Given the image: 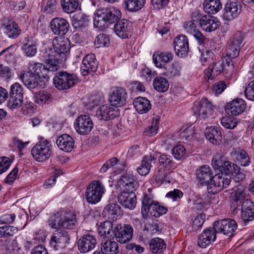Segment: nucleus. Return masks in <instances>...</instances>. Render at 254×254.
Wrapping results in <instances>:
<instances>
[{
  "mask_svg": "<svg viewBox=\"0 0 254 254\" xmlns=\"http://www.w3.org/2000/svg\"><path fill=\"white\" fill-rule=\"evenodd\" d=\"M53 49L46 50L43 54V60L46 62L44 68L49 71H57L59 69V58H65V54L70 48V41L64 37H56L53 40Z\"/></svg>",
  "mask_w": 254,
  "mask_h": 254,
  "instance_id": "1",
  "label": "nucleus"
},
{
  "mask_svg": "<svg viewBox=\"0 0 254 254\" xmlns=\"http://www.w3.org/2000/svg\"><path fill=\"white\" fill-rule=\"evenodd\" d=\"M97 16L94 20V26L100 30L108 27L109 24L118 21L121 17V12L114 7H109L99 9Z\"/></svg>",
  "mask_w": 254,
  "mask_h": 254,
  "instance_id": "2",
  "label": "nucleus"
},
{
  "mask_svg": "<svg viewBox=\"0 0 254 254\" xmlns=\"http://www.w3.org/2000/svg\"><path fill=\"white\" fill-rule=\"evenodd\" d=\"M52 145L47 139L38 141L31 149V153L34 159L39 162L48 160L52 154Z\"/></svg>",
  "mask_w": 254,
  "mask_h": 254,
  "instance_id": "3",
  "label": "nucleus"
},
{
  "mask_svg": "<svg viewBox=\"0 0 254 254\" xmlns=\"http://www.w3.org/2000/svg\"><path fill=\"white\" fill-rule=\"evenodd\" d=\"M196 179L201 186H207L209 193L215 194L217 190H212L211 181L213 177V172L207 165L200 166L196 171Z\"/></svg>",
  "mask_w": 254,
  "mask_h": 254,
  "instance_id": "4",
  "label": "nucleus"
},
{
  "mask_svg": "<svg viewBox=\"0 0 254 254\" xmlns=\"http://www.w3.org/2000/svg\"><path fill=\"white\" fill-rule=\"evenodd\" d=\"M20 78L29 89H34L38 87L42 88L45 87L48 83L49 77L47 74H45L40 78L31 73L24 71L21 75Z\"/></svg>",
  "mask_w": 254,
  "mask_h": 254,
  "instance_id": "5",
  "label": "nucleus"
},
{
  "mask_svg": "<svg viewBox=\"0 0 254 254\" xmlns=\"http://www.w3.org/2000/svg\"><path fill=\"white\" fill-rule=\"evenodd\" d=\"M105 192V188L99 181H94L86 189L85 196L87 201L91 204L98 202Z\"/></svg>",
  "mask_w": 254,
  "mask_h": 254,
  "instance_id": "6",
  "label": "nucleus"
},
{
  "mask_svg": "<svg viewBox=\"0 0 254 254\" xmlns=\"http://www.w3.org/2000/svg\"><path fill=\"white\" fill-rule=\"evenodd\" d=\"M75 76L65 71L57 73L53 79L55 86L60 90L69 89L75 85Z\"/></svg>",
  "mask_w": 254,
  "mask_h": 254,
  "instance_id": "7",
  "label": "nucleus"
},
{
  "mask_svg": "<svg viewBox=\"0 0 254 254\" xmlns=\"http://www.w3.org/2000/svg\"><path fill=\"white\" fill-rule=\"evenodd\" d=\"M237 228L236 221L231 219H225L215 221L213 224V229L215 232L222 233L229 237L233 236Z\"/></svg>",
  "mask_w": 254,
  "mask_h": 254,
  "instance_id": "8",
  "label": "nucleus"
},
{
  "mask_svg": "<svg viewBox=\"0 0 254 254\" xmlns=\"http://www.w3.org/2000/svg\"><path fill=\"white\" fill-rule=\"evenodd\" d=\"M133 232L132 226L125 224H118L113 229L116 240L122 244L128 242L132 238Z\"/></svg>",
  "mask_w": 254,
  "mask_h": 254,
  "instance_id": "9",
  "label": "nucleus"
},
{
  "mask_svg": "<svg viewBox=\"0 0 254 254\" xmlns=\"http://www.w3.org/2000/svg\"><path fill=\"white\" fill-rule=\"evenodd\" d=\"M70 237L68 232L63 229L55 231L51 238L50 245L55 250L64 248L69 243Z\"/></svg>",
  "mask_w": 254,
  "mask_h": 254,
  "instance_id": "10",
  "label": "nucleus"
},
{
  "mask_svg": "<svg viewBox=\"0 0 254 254\" xmlns=\"http://www.w3.org/2000/svg\"><path fill=\"white\" fill-rule=\"evenodd\" d=\"M211 165L214 169L219 170L221 173L224 175L230 176L234 173L239 171L240 167L236 164L229 161L222 162L220 159H218L216 157L212 160Z\"/></svg>",
  "mask_w": 254,
  "mask_h": 254,
  "instance_id": "11",
  "label": "nucleus"
},
{
  "mask_svg": "<svg viewBox=\"0 0 254 254\" xmlns=\"http://www.w3.org/2000/svg\"><path fill=\"white\" fill-rule=\"evenodd\" d=\"M243 39L241 32H237L234 34L233 37L230 39L226 49L227 57L235 58L239 55L240 49L243 45Z\"/></svg>",
  "mask_w": 254,
  "mask_h": 254,
  "instance_id": "12",
  "label": "nucleus"
},
{
  "mask_svg": "<svg viewBox=\"0 0 254 254\" xmlns=\"http://www.w3.org/2000/svg\"><path fill=\"white\" fill-rule=\"evenodd\" d=\"M74 126L77 133L81 135H86L91 132L93 123L88 116L81 115L75 120Z\"/></svg>",
  "mask_w": 254,
  "mask_h": 254,
  "instance_id": "13",
  "label": "nucleus"
},
{
  "mask_svg": "<svg viewBox=\"0 0 254 254\" xmlns=\"http://www.w3.org/2000/svg\"><path fill=\"white\" fill-rule=\"evenodd\" d=\"M192 110L196 116L203 119L208 118L213 112L212 104L206 98H203L200 101L195 102Z\"/></svg>",
  "mask_w": 254,
  "mask_h": 254,
  "instance_id": "14",
  "label": "nucleus"
},
{
  "mask_svg": "<svg viewBox=\"0 0 254 254\" xmlns=\"http://www.w3.org/2000/svg\"><path fill=\"white\" fill-rule=\"evenodd\" d=\"M241 3L237 0H228L224 6L223 18L227 21H231L237 18L242 11Z\"/></svg>",
  "mask_w": 254,
  "mask_h": 254,
  "instance_id": "15",
  "label": "nucleus"
},
{
  "mask_svg": "<svg viewBox=\"0 0 254 254\" xmlns=\"http://www.w3.org/2000/svg\"><path fill=\"white\" fill-rule=\"evenodd\" d=\"M134 190H123L118 194V201L124 207L129 209H133L135 208L136 204V197Z\"/></svg>",
  "mask_w": 254,
  "mask_h": 254,
  "instance_id": "16",
  "label": "nucleus"
},
{
  "mask_svg": "<svg viewBox=\"0 0 254 254\" xmlns=\"http://www.w3.org/2000/svg\"><path fill=\"white\" fill-rule=\"evenodd\" d=\"M127 98V94L125 89L117 87L113 89L109 101L112 106L121 107L126 104Z\"/></svg>",
  "mask_w": 254,
  "mask_h": 254,
  "instance_id": "17",
  "label": "nucleus"
},
{
  "mask_svg": "<svg viewBox=\"0 0 254 254\" xmlns=\"http://www.w3.org/2000/svg\"><path fill=\"white\" fill-rule=\"evenodd\" d=\"M98 66V63L96 60L95 55L88 54L82 60L80 67L81 73L84 76L88 74H92L97 70Z\"/></svg>",
  "mask_w": 254,
  "mask_h": 254,
  "instance_id": "18",
  "label": "nucleus"
},
{
  "mask_svg": "<svg viewBox=\"0 0 254 254\" xmlns=\"http://www.w3.org/2000/svg\"><path fill=\"white\" fill-rule=\"evenodd\" d=\"M97 245L95 237L90 234L83 235L78 241L77 246L80 253H86L93 250Z\"/></svg>",
  "mask_w": 254,
  "mask_h": 254,
  "instance_id": "19",
  "label": "nucleus"
},
{
  "mask_svg": "<svg viewBox=\"0 0 254 254\" xmlns=\"http://www.w3.org/2000/svg\"><path fill=\"white\" fill-rule=\"evenodd\" d=\"M52 32L60 37L64 35L68 31L69 23L65 19L61 17L53 18L50 23Z\"/></svg>",
  "mask_w": 254,
  "mask_h": 254,
  "instance_id": "20",
  "label": "nucleus"
},
{
  "mask_svg": "<svg viewBox=\"0 0 254 254\" xmlns=\"http://www.w3.org/2000/svg\"><path fill=\"white\" fill-rule=\"evenodd\" d=\"M199 24L203 30L211 32L219 27L220 22L217 17L209 14L202 15L199 20Z\"/></svg>",
  "mask_w": 254,
  "mask_h": 254,
  "instance_id": "21",
  "label": "nucleus"
},
{
  "mask_svg": "<svg viewBox=\"0 0 254 254\" xmlns=\"http://www.w3.org/2000/svg\"><path fill=\"white\" fill-rule=\"evenodd\" d=\"M216 233H217L211 227L206 228L198 238V246L202 248H206L209 246L216 240Z\"/></svg>",
  "mask_w": 254,
  "mask_h": 254,
  "instance_id": "22",
  "label": "nucleus"
},
{
  "mask_svg": "<svg viewBox=\"0 0 254 254\" xmlns=\"http://www.w3.org/2000/svg\"><path fill=\"white\" fill-rule=\"evenodd\" d=\"M173 45L176 54L180 57H184L188 55L189 46L187 36L180 35L175 38Z\"/></svg>",
  "mask_w": 254,
  "mask_h": 254,
  "instance_id": "23",
  "label": "nucleus"
},
{
  "mask_svg": "<svg viewBox=\"0 0 254 254\" xmlns=\"http://www.w3.org/2000/svg\"><path fill=\"white\" fill-rule=\"evenodd\" d=\"M116 34L122 39L127 38L131 36L132 32V24L128 20L122 19L114 25Z\"/></svg>",
  "mask_w": 254,
  "mask_h": 254,
  "instance_id": "24",
  "label": "nucleus"
},
{
  "mask_svg": "<svg viewBox=\"0 0 254 254\" xmlns=\"http://www.w3.org/2000/svg\"><path fill=\"white\" fill-rule=\"evenodd\" d=\"M230 176L224 175L223 173H218L213 175L211 182L212 190H217V191L224 188H226L231 182Z\"/></svg>",
  "mask_w": 254,
  "mask_h": 254,
  "instance_id": "25",
  "label": "nucleus"
},
{
  "mask_svg": "<svg viewBox=\"0 0 254 254\" xmlns=\"http://www.w3.org/2000/svg\"><path fill=\"white\" fill-rule=\"evenodd\" d=\"M241 216L245 225L254 220V203L251 200H247L242 203Z\"/></svg>",
  "mask_w": 254,
  "mask_h": 254,
  "instance_id": "26",
  "label": "nucleus"
},
{
  "mask_svg": "<svg viewBox=\"0 0 254 254\" xmlns=\"http://www.w3.org/2000/svg\"><path fill=\"white\" fill-rule=\"evenodd\" d=\"M111 105H103L100 106L96 111V116L99 120L108 121L114 119L116 115L115 108Z\"/></svg>",
  "mask_w": 254,
  "mask_h": 254,
  "instance_id": "27",
  "label": "nucleus"
},
{
  "mask_svg": "<svg viewBox=\"0 0 254 254\" xmlns=\"http://www.w3.org/2000/svg\"><path fill=\"white\" fill-rule=\"evenodd\" d=\"M156 201L148 194H144L141 198V214L143 219H147L149 215L151 216L153 208Z\"/></svg>",
  "mask_w": 254,
  "mask_h": 254,
  "instance_id": "28",
  "label": "nucleus"
},
{
  "mask_svg": "<svg viewBox=\"0 0 254 254\" xmlns=\"http://www.w3.org/2000/svg\"><path fill=\"white\" fill-rule=\"evenodd\" d=\"M56 143L61 150L69 152L73 148L74 140L70 135L63 134L57 138Z\"/></svg>",
  "mask_w": 254,
  "mask_h": 254,
  "instance_id": "29",
  "label": "nucleus"
},
{
  "mask_svg": "<svg viewBox=\"0 0 254 254\" xmlns=\"http://www.w3.org/2000/svg\"><path fill=\"white\" fill-rule=\"evenodd\" d=\"M121 208L119 205L115 203H111L104 208L102 215L110 221H114L119 219L121 215Z\"/></svg>",
  "mask_w": 254,
  "mask_h": 254,
  "instance_id": "30",
  "label": "nucleus"
},
{
  "mask_svg": "<svg viewBox=\"0 0 254 254\" xmlns=\"http://www.w3.org/2000/svg\"><path fill=\"white\" fill-rule=\"evenodd\" d=\"M246 107L245 101L242 99L237 98L229 102L226 106V109L235 116L242 114Z\"/></svg>",
  "mask_w": 254,
  "mask_h": 254,
  "instance_id": "31",
  "label": "nucleus"
},
{
  "mask_svg": "<svg viewBox=\"0 0 254 254\" xmlns=\"http://www.w3.org/2000/svg\"><path fill=\"white\" fill-rule=\"evenodd\" d=\"M223 65H224V60L218 62H213L210 64L205 73V78H207L208 81L212 80L216 76L219 75L223 72Z\"/></svg>",
  "mask_w": 254,
  "mask_h": 254,
  "instance_id": "32",
  "label": "nucleus"
},
{
  "mask_svg": "<svg viewBox=\"0 0 254 254\" xmlns=\"http://www.w3.org/2000/svg\"><path fill=\"white\" fill-rule=\"evenodd\" d=\"M173 58V55L170 52H158L153 56L155 64L160 69L166 65V63L170 62Z\"/></svg>",
  "mask_w": 254,
  "mask_h": 254,
  "instance_id": "33",
  "label": "nucleus"
},
{
  "mask_svg": "<svg viewBox=\"0 0 254 254\" xmlns=\"http://www.w3.org/2000/svg\"><path fill=\"white\" fill-rule=\"evenodd\" d=\"M205 137L213 144H218L221 141V132L216 127H207L204 132Z\"/></svg>",
  "mask_w": 254,
  "mask_h": 254,
  "instance_id": "34",
  "label": "nucleus"
},
{
  "mask_svg": "<svg viewBox=\"0 0 254 254\" xmlns=\"http://www.w3.org/2000/svg\"><path fill=\"white\" fill-rule=\"evenodd\" d=\"M133 105L137 112L140 114L147 113L151 108L150 101L143 97L136 98L134 101Z\"/></svg>",
  "mask_w": 254,
  "mask_h": 254,
  "instance_id": "35",
  "label": "nucleus"
},
{
  "mask_svg": "<svg viewBox=\"0 0 254 254\" xmlns=\"http://www.w3.org/2000/svg\"><path fill=\"white\" fill-rule=\"evenodd\" d=\"M204 11L210 14L218 12L222 8L220 0H205L203 3Z\"/></svg>",
  "mask_w": 254,
  "mask_h": 254,
  "instance_id": "36",
  "label": "nucleus"
},
{
  "mask_svg": "<svg viewBox=\"0 0 254 254\" xmlns=\"http://www.w3.org/2000/svg\"><path fill=\"white\" fill-rule=\"evenodd\" d=\"M120 183L125 190H135L138 186L137 181L135 180L133 176L128 174L123 175Z\"/></svg>",
  "mask_w": 254,
  "mask_h": 254,
  "instance_id": "37",
  "label": "nucleus"
},
{
  "mask_svg": "<svg viewBox=\"0 0 254 254\" xmlns=\"http://www.w3.org/2000/svg\"><path fill=\"white\" fill-rule=\"evenodd\" d=\"M161 74L168 77L172 78L180 75L181 67L178 64H172L165 66L161 68Z\"/></svg>",
  "mask_w": 254,
  "mask_h": 254,
  "instance_id": "38",
  "label": "nucleus"
},
{
  "mask_svg": "<svg viewBox=\"0 0 254 254\" xmlns=\"http://www.w3.org/2000/svg\"><path fill=\"white\" fill-rule=\"evenodd\" d=\"M101 251L105 254H114L119 252V246L117 242L110 240L102 242L101 245Z\"/></svg>",
  "mask_w": 254,
  "mask_h": 254,
  "instance_id": "39",
  "label": "nucleus"
},
{
  "mask_svg": "<svg viewBox=\"0 0 254 254\" xmlns=\"http://www.w3.org/2000/svg\"><path fill=\"white\" fill-rule=\"evenodd\" d=\"M247 194V191L243 188V186H239L235 190L232 198L237 206H242L243 202L247 200H250L248 197Z\"/></svg>",
  "mask_w": 254,
  "mask_h": 254,
  "instance_id": "40",
  "label": "nucleus"
},
{
  "mask_svg": "<svg viewBox=\"0 0 254 254\" xmlns=\"http://www.w3.org/2000/svg\"><path fill=\"white\" fill-rule=\"evenodd\" d=\"M52 98V94L46 90L36 92L34 95L35 102L40 105L50 103Z\"/></svg>",
  "mask_w": 254,
  "mask_h": 254,
  "instance_id": "41",
  "label": "nucleus"
},
{
  "mask_svg": "<svg viewBox=\"0 0 254 254\" xmlns=\"http://www.w3.org/2000/svg\"><path fill=\"white\" fill-rule=\"evenodd\" d=\"M146 0H125V7L130 12H137L140 10L145 3Z\"/></svg>",
  "mask_w": 254,
  "mask_h": 254,
  "instance_id": "42",
  "label": "nucleus"
},
{
  "mask_svg": "<svg viewBox=\"0 0 254 254\" xmlns=\"http://www.w3.org/2000/svg\"><path fill=\"white\" fill-rule=\"evenodd\" d=\"M150 247L153 253H161L166 249L165 241L159 238H155L150 240Z\"/></svg>",
  "mask_w": 254,
  "mask_h": 254,
  "instance_id": "43",
  "label": "nucleus"
},
{
  "mask_svg": "<svg viewBox=\"0 0 254 254\" xmlns=\"http://www.w3.org/2000/svg\"><path fill=\"white\" fill-rule=\"evenodd\" d=\"M113 224L110 220L101 223L98 228V233L100 237L103 238L111 237L112 235L111 234V231H113Z\"/></svg>",
  "mask_w": 254,
  "mask_h": 254,
  "instance_id": "44",
  "label": "nucleus"
},
{
  "mask_svg": "<svg viewBox=\"0 0 254 254\" xmlns=\"http://www.w3.org/2000/svg\"><path fill=\"white\" fill-rule=\"evenodd\" d=\"M46 64L43 65L42 64L36 63H30V65L28 67V71H26V72L31 73L33 74L37 75V77L42 78L43 75L47 74L46 73H43V71L47 70L50 71L49 70L44 68V66Z\"/></svg>",
  "mask_w": 254,
  "mask_h": 254,
  "instance_id": "45",
  "label": "nucleus"
},
{
  "mask_svg": "<svg viewBox=\"0 0 254 254\" xmlns=\"http://www.w3.org/2000/svg\"><path fill=\"white\" fill-rule=\"evenodd\" d=\"M61 4L64 12L71 13L77 9L79 6V0H61Z\"/></svg>",
  "mask_w": 254,
  "mask_h": 254,
  "instance_id": "46",
  "label": "nucleus"
},
{
  "mask_svg": "<svg viewBox=\"0 0 254 254\" xmlns=\"http://www.w3.org/2000/svg\"><path fill=\"white\" fill-rule=\"evenodd\" d=\"M76 223L75 216L68 213H64L61 228L68 229L74 228Z\"/></svg>",
  "mask_w": 254,
  "mask_h": 254,
  "instance_id": "47",
  "label": "nucleus"
},
{
  "mask_svg": "<svg viewBox=\"0 0 254 254\" xmlns=\"http://www.w3.org/2000/svg\"><path fill=\"white\" fill-rule=\"evenodd\" d=\"M153 86L159 92H164L168 90L169 83L166 78L157 76L153 80Z\"/></svg>",
  "mask_w": 254,
  "mask_h": 254,
  "instance_id": "48",
  "label": "nucleus"
},
{
  "mask_svg": "<svg viewBox=\"0 0 254 254\" xmlns=\"http://www.w3.org/2000/svg\"><path fill=\"white\" fill-rule=\"evenodd\" d=\"M57 0H45L43 1L42 9L46 14H52L57 11Z\"/></svg>",
  "mask_w": 254,
  "mask_h": 254,
  "instance_id": "49",
  "label": "nucleus"
},
{
  "mask_svg": "<svg viewBox=\"0 0 254 254\" xmlns=\"http://www.w3.org/2000/svg\"><path fill=\"white\" fill-rule=\"evenodd\" d=\"M160 165L164 167L170 169L175 168V162H174L172 157L169 155L162 154L158 159Z\"/></svg>",
  "mask_w": 254,
  "mask_h": 254,
  "instance_id": "50",
  "label": "nucleus"
},
{
  "mask_svg": "<svg viewBox=\"0 0 254 254\" xmlns=\"http://www.w3.org/2000/svg\"><path fill=\"white\" fill-rule=\"evenodd\" d=\"M63 212H58L51 216L49 220V225L53 229H60L61 228Z\"/></svg>",
  "mask_w": 254,
  "mask_h": 254,
  "instance_id": "51",
  "label": "nucleus"
},
{
  "mask_svg": "<svg viewBox=\"0 0 254 254\" xmlns=\"http://www.w3.org/2000/svg\"><path fill=\"white\" fill-rule=\"evenodd\" d=\"M172 153L175 158L177 160H180L185 156L186 149L184 145L177 144L172 149Z\"/></svg>",
  "mask_w": 254,
  "mask_h": 254,
  "instance_id": "52",
  "label": "nucleus"
},
{
  "mask_svg": "<svg viewBox=\"0 0 254 254\" xmlns=\"http://www.w3.org/2000/svg\"><path fill=\"white\" fill-rule=\"evenodd\" d=\"M214 59L215 55L212 52L206 50L202 52L200 61L203 65L211 64Z\"/></svg>",
  "mask_w": 254,
  "mask_h": 254,
  "instance_id": "53",
  "label": "nucleus"
},
{
  "mask_svg": "<svg viewBox=\"0 0 254 254\" xmlns=\"http://www.w3.org/2000/svg\"><path fill=\"white\" fill-rule=\"evenodd\" d=\"M88 21V17L84 14H79L76 16L73 20V24L74 26L77 28L85 27L87 25Z\"/></svg>",
  "mask_w": 254,
  "mask_h": 254,
  "instance_id": "54",
  "label": "nucleus"
},
{
  "mask_svg": "<svg viewBox=\"0 0 254 254\" xmlns=\"http://www.w3.org/2000/svg\"><path fill=\"white\" fill-rule=\"evenodd\" d=\"M230 57L224 60V65H223V72L227 77H230L234 72V65Z\"/></svg>",
  "mask_w": 254,
  "mask_h": 254,
  "instance_id": "55",
  "label": "nucleus"
},
{
  "mask_svg": "<svg viewBox=\"0 0 254 254\" xmlns=\"http://www.w3.org/2000/svg\"><path fill=\"white\" fill-rule=\"evenodd\" d=\"M95 44L98 48L108 46L110 44V39L108 35L105 34L98 35L95 40Z\"/></svg>",
  "mask_w": 254,
  "mask_h": 254,
  "instance_id": "56",
  "label": "nucleus"
},
{
  "mask_svg": "<svg viewBox=\"0 0 254 254\" xmlns=\"http://www.w3.org/2000/svg\"><path fill=\"white\" fill-rule=\"evenodd\" d=\"M23 98L20 97L9 96L7 107L10 109L18 108L22 106Z\"/></svg>",
  "mask_w": 254,
  "mask_h": 254,
  "instance_id": "57",
  "label": "nucleus"
},
{
  "mask_svg": "<svg viewBox=\"0 0 254 254\" xmlns=\"http://www.w3.org/2000/svg\"><path fill=\"white\" fill-rule=\"evenodd\" d=\"M221 122L222 125L227 129H233L237 125L236 119L231 117H223Z\"/></svg>",
  "mask_w": 254,
  "mask_h": 254,
  "instance_id": "58",
  "label": "nucleus"
},
{
  "mask_svg": "<svg viewBox=\"0 0 254 254\" xmlns=\"http://www.w3.org/2000/svg\"><path fill=\"white\" fill-rule=\"evenodd\" d=\"M23 97V88L18 83L16 82L11 85L9 96Z\"/></svg>",
  "mask_w": 254,
  "mask_h": 254,
  "instance_id": "59",
  "label": "nucleus"
},
{
  "mask_svg": "<svg viewBox=\"0 0 254 254\" xmlns=\"http://www.w3.org/2000/svg\"><path fill=\"white\" fill-rule=\"evenodd\" d=\"M238 160L241 165L244 167L248 166L251 162V159L248 153L244 150H241L238 153Z\"/></svg>",
  "mask_w": 254,
  "mask_h": 254,
  "instance_id": "60",
  "label": "nucleus"
},
{
  "mask_svg": "<svg viewBox=\"0 0 254 254\" xmlns=\"http://www.w3.org/2000/svg\"><path fill=\"white\" fill-rule=\"evenodd\" d=\"M22 50L27 57H33L37 53L36 46L33 44L26 43L22 46Z\"/></svg>",
  "mask_w": 254,
  "mask_h": 254,
  "instance_id": "61",
  "label": "nucleus"
},
{
  "mask_svg": "<svg viewBox=\"0 0 254 254\" xmlns=\"http://www.w3.org/2000/svg\"><path fill=\"white\" fill-rule=\"evenodd\" d=\"M6 33L10 38H15L19 34V30L18 26L15 23L7 25L6 27Z\"/></svg>",
  "mask_w": 254,
  "mask_h": 254,
  "instance_id": "62",
  "label": "nucleus"
},
{
  "mask_svg": "<svg viewBox=\"0 0 254 254\" xmlns=\"http://www.w3.org/2000/svg\"><path fill=\"white\" fill-rule=\"evenodd\" d=\"M167 211L166 207L159 205L158 202H156L151 213V216L158 217L161 215L165 214Z\"/></svg>",
  "mask_w": 254,
  "mask_h": 254,
  "instance_id": "63",
  "label": "nucleus"
},
{
  "mask_svg": "<svg viewBox=\"0 0 254 254\" xmlns=\"http://www.w3.org/2000/svg\"><path fill=\"white\" fill-rule=\"evenodd\" d=\"M245 94L248 99L254 100V80L250 82L247 86Z\"/></svg>",
  "mask_w": 254,
  "mask_h": 254,
  "instance_id": "64",
  "label": "nucleus"
}]
</instances>
